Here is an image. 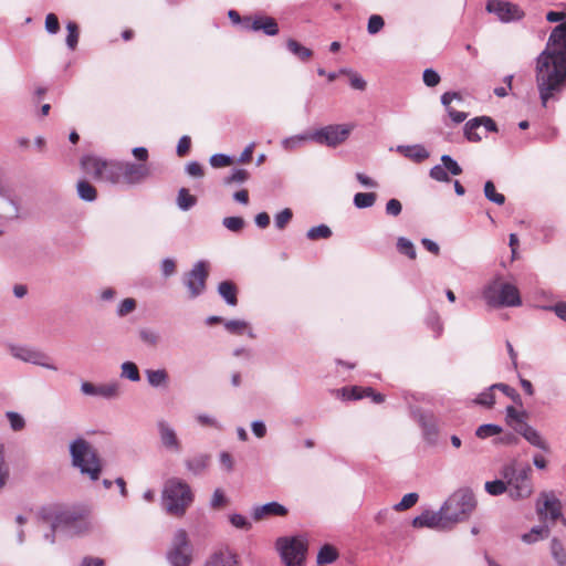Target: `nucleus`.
Listing matches in <instances>:
<instances>
[{"mask_svg": "<svg viewBox=\"0 0 566 566\" xmlns=\"http://www.w3.org/2000/svg\"><path fill=\"white\" fill-rule=\"evenodd\" d=\"M148 176L149 169L146 164L130 161L120 164V185L135 186L143 182Z\"/></svg>", "mask_w": 566, "mask_h": 566, "instance_id": "obj_17", "label": "nucleus"}, {"mask_svg": "<svg viewBox=\"0 0 566 566\" xmlns=\"http://www.w3.org/2000/svg\"><path fill=\"white\" fill-rule=\"evenodd\" d=\"M196 421L202 427H211L217 430L223 429L222 424L214 417L207 413H198L196 416Z\"/></svg>", "mask_w": 566, "mask_h": 566, "instance_id": "obj_51", "label": "nucleus"}, {"mask_svg": "<svg viewBox=\"0 0 566 566\" xmlns=\"http://www.w3.org/2000/svg\"><path fill=\"white\" fill-rule=\"evenodd\" d=\"M551 534L549 527L546 525L534 526L528 533L522 535V541L526 544H533L538 539L547 538Z\"/></svg>", "mask_w": 566, "mask_h": 566, "instance_id": "obj_29", "label": "nucleus"}, {"mask_svg": "<svg viewBox=\"0 0 566 566\" xmlns=\"http://www.w3.org/2000/svg\"><path fill=\"white\" fill-rule=\"evenodd\" d=\"M337 558H338L337 549L329 544H325L318 551L316 560H317V564L324 565V564H332Z\"/></svg>", "mask_w": 566, "mask_h": 566, "instance_id": "obj_32", "label": "nucleus"}, {"mask_svg": "<svg viewBox=\"0 0 566 566\" xmlns=\"http://www.w3.org/2000/svg\"><path fill=\"white\" fill-rule=\"evenodd\" d=\"M476 500L473 492L469 489H460L453 492L440 507L444 521L452 530L454 525L470 517L475 510Z\"/></svg>", "mask_w": 566, "mask_h": 566, "instance_id": "obj_4", "label": "nucleus"}, {"mask_svg": "<svg viewBox=\"0 0 566 566\" xmlns=\"http://www.w3.org/2000/svg\"><path fill=\"white\" fill-rule=\"evenodd\" d=\"M76 190H77L78 197L82 200L87 201V202L94 201L97 197V191H96L95 187L92 186L86 180H80L76 185Z\"/></svg>", "mask_w": 566, "mask_h": 566, "instance_id": "obj_33", "label": "nucleus"}, {"mask_svg": "<svg viewBox=\"0 0 566 566\" xmlns=\"http://www.w3.org/2000/svg\"><path fill=\"white\" fill-rule=\"evenodd\" d=\"M81 392L85 396L101 397L106 400L117 399L120 396V385L117 381L95 385L90 381L81 384Z\"/></svg>", "mask_w": 566, "mask_h": 566, "instance_id": "obj_16", "label": "nucleus"}, {"mask_svg": "<svg viewBox=\"0 0 566 566\" xmlns=\"http://www.w3.org/2000/svg\"><path fill=\"white\" fill-rule=\"evenodd\" d=\"M157 429L161 444L167 450L179 453L181 451V442L177 437L176 430L166 420H159Z\"/></svg>", "mask_w": 566, "mask_h": 566, "instance_id": "obj_20", "label": "nucleus"}, {"mask_svg": "<svg viewBox=\"0 0 566 566\" xmlns=\"http://www.w3.org/2000/svg\"><path fill=\"white\" fill-rule=\"evenodd\" d=\"M218 293L230 306H235L238 303L237 298V286L230 281H223L218 285Z\"/></svg>", "mask_w": 566, "mask_h": 566, "instance_id": "obj_28", "label": "nucleus"}, {"mask_svg": "<svg viewBox=\"0 0 566 566\" xmlns=\"http://www.w3.org/2000/svg\"><path fill=\"white\" fill-rule=\"evenodd\" d=\"M494 389H492V386L481 392L478 398L474 400L475 403L484 406V407H492L494 405Z\"/></svg>", "mask_w": 566, "mask_h": 566, "instance_id": "obj_57", "label": "nucleus"}, {"mask_svg": "<svg viewBox=\"0 0 566 566\" xmlns=\"http://www.w3.org/2000/svg\"><path fill=\"white\" fill-rule=\"evenodd\" d=\"M9 352L12 357L24 363L36 365L53 371L57 370V367L52 361V358L40 349L21 345H9Z\"/></svg>", "mask_w": 566, "mask_h": 566, "instance_id": "obj_10", "label": "nucleus"}, {"mask_svg": "<svg viewBox=\"0 0 566 566\" xmlns=\"http://www.w3.org/2000/svg\"><path fill=\"white\" fill-rule=\"evenodd\" d=\"M147 381L151 387L158 388L168 384V373L166 369H147L146 370Z\"/></svg>", "mask_w": 566, "mask_h": 566, "instance_id": "obj_30", "label": "nucleus"}, {"mask_svg": "<svg viewBox=\"0 0 566 566\" xmlns=\"http://www.w3.org/2000/svg\"><path fill=\"white\" fill-rule=\"evenodd\" d=\"M213 168H221L232 164V158L224 154H214L209 159Z\"/></svg>", "mask_w": 566, "mask_h": 566, "instance_id": "obj_59", "label": "nucleus"}, {"mask_svg": "<svg viewBox=\"0 0 566 566\" xmlns=\"http://www.w3.org/2000/svg\"><path fill=\"white\" fill-rule=\"evenodd\" d=\"M484 196L488 200L499 206L505 202L504 195L496 192L495 186L491 180L484 184Z\"/></svg>", "mask_w": 566, "mask_h": 566, "instance_id": "obj_43", "label": "nucleus"}, {"mask_svg": "<svg viewBox=\"0 0 566 566\" xmlns=\"http://www.w3.org/2000/svg\"><path fill=\"white\" fill-rule=\"evenodd\" d=\"M235 555L228 548L213 553L205 566H237Z\"/></svg>", "mask_w": 566, "mask_h": 566, "instance_id": "obj_25", "label": "nucleus"}, {"mask_svg": "<svg viewBox=\"0 0 566 566\" xmlns=\"http://www.w3.org/2000/svg\"><path fill=\"white\" fill-rule=\"evenodd\" d=\"M276 546L286 566H304L307 542L303 537H281Z\"/></svg>", "mask_w": 566, "mask_h": 566, "instance_id": "obj_8", "label": "nucleus"}, {"mask_svg": "<svg viewBox=\"0 0 566 566\" xmlns=\"http://www.w3.org/2000/svg\"><path fill=\"white\" fill-rule=\"evenodd\" d=\"M293 212L290 208H285L274 217V224L277 229L283 230L286 224L292 220Z\"/></svg>", "mask_w": 566, "mask_h": 566, "instance_id": "obj_52", "label": "nucleus"}, {"mask_svg": "<svg viewBox=\"0 0 566 566\" xmlns=\"http://www.w3.org/2000/svg\"><path fill=\"white\" fill-rule=\"evenodd\" d=\"M45 30L50 34H56L60 30V22L54 13H49L45 17Z\"/></svg>", "mask_w": 566, "mask_h": 566, "instance_id": "obj_62", "label": "nucleus"}, {"mask_svg": "<svg viewBox=\"0 0 566 566\" xmlns=\"http://www.w3.org/2000/svg\"><path fill=\"white\" fill-rule=\"evenodd\" d=\"M193 500V492L184 480L170 478L165 482L161 492V504L168 514L177 517L184 516Z\"/></svg>", "mask_w": 566, "mask_h": 566, "instance_id": "obj_2", "label": "nucleus"}, {"mask_svg": "<svg viewBox=\"0 0 566 566\" xmlns=\"http://www.w3.org/2000/svg\"><path fill=\"white\" fill-rule=\"evenodd\" d=\"M419 495L415 492L407 493L400 502L394 505L395 511H405L412 507L418 502Z\"/></svg>", "mask_w": 566, "mask_h": 566, "instance_id": "obj_47", "label": "nucleus"}, {"mask_svg": "<svg viewBox=\"0 0 566 566\" xmlns=\"http://www.w3.org/2000/svg\"><path fill=\"white\" fill-rule=\"evenodd\" d=\"M492 389H500L504 395L510 397L515 402H521V397L517 391L506 384H494L492 385Z\"/></svg>", "mask_w": 566, "mask_h": 566, "instance_id": "obj_61", "label": "nucleus"}, {"mask_svg": "<svg viewBox=\"0 0 566 566\" xmlns=\"http://www.w3.org/2000/svg\"><path fill=\"white\" fill-rule=\"evenodd\" d=\"M397 249L400 253L407 255L411 260H415L417 256L413 243L403 237L398 238Z\"/></svg>", "mask_w": 566, "mask_h": 566, "instance_id": "obj_46", "label": "nucleus"}, {"mask_svg": "<svg viewBox=\"0 0 566 566\" xmlns=\"http://www.w3.org/2000/svg\"><path fill=\"white\" fill-rule=\"evenodd\" d=\"M430 177L440 182L450 181L449 175L443 165H436L430 169Z\"/></svg>", "mask_w": 566, "mask_h": 566, "instance_id": "obj_58", "label": "nucleus"}, {"mask_svg": "<svg viewBox=\"0 0 566 566\" xmlns=\"http://www.w3.org/2000/svg\"><path fill=\"white\" fill-rule=\"evenodd\" d=\"M286 513L287 510L282 504L277 502H269L266 504L255 506L253 509L252 516L254 520L259 521L266 515L284 516Z\"/></svg>", "mask_w": 566, "mask_h": 566, "instance_id": "obj_23", "label": "nucleus"}, {"mask_svg": "<svg viewBox=\"0 0 566 566\" xmlns=\"http://www.w3.org/2000/svg\"><path fill=\"white\" fill-rule=\"evenodd\" d=\"M120 164L122 161H107L92 155L81 159V166L87 174L112 185H120Z\"/></svg>", "mask_w": 566, "mask_h": 566, "instance_id": "obj_7", "label": "nucleus"}, {"mask_svg": "<svg viewBox=\"0 0 566 566\" xmlns=\"http://www.w3.org/2000/svg\"><path fill=\"white\" fill-rule=\"evenodd\" d=\"M563 504L553 491H543L536 501V513L541 520L556 522L563 516Z\"/></svg>", "mask_w": 566, "mask_h": 566, "instance_id": "obj_12", "label": "nucleus"}, {"mask_svg": "<svg viewBox=\"0 0 566 566\" xmlns=\"http://www.w3.org/2000/svg\"><path fill=\"white\" fill-rule=\"evenodd\" d=\"M243 28L248 31H262L269 36H274L279 33V25L274 18L263 14L243 18Z\"/></svg>", "mask_w": 566, "mask_h": 566, "instance_id": "obj_18", "label": "nucleus"}, {"mask_svg": "<svg viewBox=\"0 0 566 566\" xmlns=\"http://www.w3.org/2000/svg\"><path fill=\"white\" fill-rule=\"evenodd\" d=\"M551 554L557 566H566V549L558 538L552 539Z\"/></svg>", "mask_w": 566, "mask_h": 566, "instance_id": "obj_34", "label": "nucleus"}, {"mask_svg": "<svg viewBox=\"0 0 566 566\" xmlns=\"http://www.w3.org/2000/svg\"><path fill=\"white\" fill-rule=\"evenodd\" d=\"M6 416L10 422V427L13 431H20L24 428L25 421L20 413L14 412V411H8L6 413Z\"/></svg>", "mask_w": 566, "mask_h": 566, "instance_id": "obj_56", "label": "nucleus"}, {"mask_svg": "<svg viewBox=\"0 0 566 566\" xmlns=\"http://www.w3.org/2000/svg\"><path fill=\"white\" fill-rule=\"evenodd\" d=\"M226 329L231 334L241 335L248 331V323L241 319H231L224 322Z\"/></svg>", "mask_w": 566, "mask_h": 566, "instance_id": "obj_48", "label": "nucleus"}, {"mask_svg": "<svg viewBox=\"0 0 566 566\" xmlns=\"http://www.w3.org/2000/svg\"><path fill=\"white\" fill-rule=\"evenodd\" d=\"M385 25V21L381 15L373 14L368 19L367 31L369 34L378 33Z\"/></svg>", "mask_w": 566, "mask_h": 566, "instance_id": "obj_55", "label": "nucleus"}, {"mask_svg": "<svg viewBox=\"0 0 566 566\" xmlns=\"http://www.w3.org/2000/svg\"><path fill=\"white\" fill-rule=\"evenodd\" d=\"M481 126V119L473 118L464 125V136L469 142L478 143L481 140V136L478 134V129Z\"/></svg>", "mask_w": 566, "mask_h": 566, "instance_id": "obj_39", "label": "nucleus"}, {"mask_svg": "<svg viewBox=\"0 0 566 566\" xmlns=\"http://www.w3.org/2000/svg\"><path fill=\"white\" fill-rule=\"evenodd\" d=\"M535 83L542 106L558 101L566 90V25L552 31L546 49L536 57Z\"/></svg>", "mask_w": 566, "mask_h": 566, "instance_id": "obj_1", "label": "nucleus"}, {"mask_svg": "<svg viewBox=\"0 0 566 566\" xmlns=\"http://www.w3.org/2000/svg\"><path fill=\"white\" fill-rule=\"evenodd\" d=\"M485 491L493 496H499L507 492V484L506 480H494V481H488L484 484Z\"/></svg>", "mask_w": 566, "mask_h": 566, "instance_id": "obj_41", "label": "nucleus"}, {"mask_svg": "<svg viewBox=\"0 0 566 566\" xmlns=\"http://www.w3.org/2000/svg\"><path fill=\"white\" fill-rule=\"evenodd\" d=\"M515 431L520 433L528 443L543 450L548 451L549 447L546 440L542 437L539 431L530 426L528 423H522V427H515Z\"/></svg>", "mask_w": 566, "mask_h": 566, "instance_id": "obj_21", "label": "nucleus"}, {"mask_svg": "<svg viewBox=\"0 0 566 566\" xmlns=\"http://www.w3.org/2000/svg\"><path fill=\"white\" fill-rule=\"evenodd\" d=\"M423 83L429 87H434L440 83V75L433 69H426L422 75Z\"/></svg>", "mask_w": 566, "mask_h": 566, "instance_id": "obj_60", "label": "nucleus"}, {"mask_svg": "<svg viewBox=\"0 0 566 566\" xmlns=\"http://www.w3.org/2000/svg\"><path fill=\"white\" fill-rule=\"evenodd\" d=\"M167 559L171 566H190L192 547L185 530L180 528L175 533Z\"/></svg>", "mask_w": 566, "mask_h": 566, "instance_id": "obj_9", "label": "nucleus"}, {"mask_svg": "<svg viewBox=\"0 0 566 566\" xmlns=\"http://www.w3.org/2000/svg\"><path fill=\"white\" fill-rule=\"evenodd\" d=\"M376 198L374 192H358L354 196V205L358 209L369 208L375 203Z\"/></svg>", "mask_w": 566, "mask_h": 566, "instance_id": "obj_40", "label": "nucleus"}, {"mask_svg": "<svg viewBox=\"0 0 566 566\" xmlns=\"http://www.w3.org/2000/svg\"><path fill=\"white\" fill-rule=\"evenodd\" d=\"M139 339L147 346L156 347L160 342V335L157 331L145 327L138 331Z\"/></svg>", "mask_w": 566, "mask_h": 566, "instance_id": "obj_37", "label": "nucleus"}, {"mask_svg": "<svg viewBox=\"0 0 566 566\" xmlns=\"http://www.w3.org/2000/svg\"><path fill=\"white\" fill-rule=\"evenodd\" d=\"M72 465L82 474L96 481L102 472V463L93 446L83 438H77L70 443Z\"/></svg>", "mask_w": 566, "mask_h": 566, "instance_id": "obj_5", "label": "nucleus"}, {"mask_svg": "<svg viewBox=\"0 0 566 566\" xmlns=\"http://www.w3.org/2000/svg\"><path fill=\"white\" fill-rule=\"evenodd\" d=\"M332 235V230L326 224H319L308 229L306 237L310 240L328 239Z\"/></svg>", "mask_w": 566, "mask_h": 566, "instance_id": "obj_44", "label": "nucleus"}, {"mask_svg": "<svg viewBox=\"0 0 566 566\" xmlns=\"http://www.w3.org/2000/svg\"><path fill=\"white\" fill-rule=\"evenodd\" d=\"M67 35L65 39L66 45L70 50H74L78 42V27L75 22L70 21L66 24Z\"/></svg>", "mask_w": 566, "mask_h": 566, "instance_id": "obj_45", "label": "nucleus"}, {"mask_svg": "<svg viewBox=\"0 0 566 566\" xmlns=\"http://www.w3.org/2000/svg\"><path fill=\"white\" fill-rule=\"evenodd\" d=\"M441 163L444 166L447 172H450L453 176H459L462 174V168L451 156L442 155Z\"/></svg>", "mask_w": 566, "mask_h": 566, "instance_id": "obj_50", "label": "nucleus"}, {"mask_svg": "<svg viewBox=\"0 0 566 566\" xmlns=\"http://www.w3.org/2000/svg\"><path fill=\"white\" fill-rule=\"evenodd\" d=\"M486 10L494 13L502 22L521 20L524 12L515 3L504 0H490L486 3Z\"/></svg>", "mask_w": 566, "mask_h": 566, "instance_id": "obj_15", "label": "nucleus"}, {"mask_svg": "<svg viewBox=\"0 0 566 566\" xmlns=\"http://www.w3.org/2000/svg\"><path fill=\"white\" fill-rule=\"evenodd\" d=\"M397 151L416 163H421L429 158V151L419 144L411 146L399 145L397 146Z\"/></svg>", "mask_w": 566, "mask_h": 566, "instance_id": "obj_26", "label": "nucleus"}, {"mask_svg": "<svg viewBox=\"0 0 566 566\" xmlns=\"http://www.w3.org/2000/svg\"><path fill=\"white\" fill-rule=\"evenodd\" d=\"M197 202V198L189 193L188 189L181 188L178 191L177 205L182 211H187L192 208Z\"/></svg>", "mask_w": 566, "mask_h": 566, "instance_id": "obj_38", "label": "nucleus"}, {"mask_svg": "<svg viewBox=\"0 0 566 566\" xmlns=\"http://www.w3.org/2000/svg\"><path fill=\"white\" fill-rule=\"evenodd\" d=\"M286 46L287 50L301 61H307L313 55V51L311 49L305 48L294 39H289L286 41Z\"/></svg>", "mask_w": 566, "mask_h": 566, "instance_id": "obj_31", "label": "nucleus"}, {"mask_svg": "<svg viewBox=\"0 0 566 566\" xmlns=\"http://www.w3.org/2000/svg\"><path fill=\"white\" fill-rule=\"evenodd\" d=\"M505 413H506V421L507 423L513 427L515 429V427H522V423H527L525 421V412L524 411H518L515 407L513 406H507L506 409H505Z\"/></svg>", "mask_w": 566, "mask_h": 566, "instance_id": "obj_36", "label": "nucleus"}, {"mask_svg": "<svg viewBox=\"0 0 566 566\" xmlns=\"http://www.w3.org/2000/svg\"><path fill=\"white\" fill-rule=\"evenodd\" d=\"M402 206L398 199H390L386 203V213L388 216L397 217L401 213Z\"/></svg>", "mask_w": 566, "mask_h": 566, "instance_id": "obj_63", "label": "nucleus"}, {"mask_svg": "<svg viewBox=\"0 0 566 566\" xmlns=\"http://www.w3.org/2000/svg\"><path fill=\"white\" fill-rule=\"evenodd\" d=\"M160 268H161L163 275L165 277H169V276L174 275L176 272V262L170 258L164 259L161 261Z\"/></svg>", "mask_w": 566, "mask_h": 566, "instance_id": "obj_64", "label": "nucleus"}, {"mask_svg": "<svg viewBox=\"0 0 566 566\" xmlns=\"http://www.w3.org/2000/svg\"><path fill=\"white\" fill-rule=\"evenodd\" d=\"M207 277L208 265L205 261H198L192 269L185 274L184 284L188 290L190 298H196L205 292Z\"/></svg>", "mask_w": 566, "mask_h": 566, "instance_id": "obj_13", "label": "nucleus"}, {"mask_svg": "<svg viewBox=\"0 0 566 566\" xmlns=\"http://www.w3.org/2000/svg\"><path fill=\"white\" fill-rule=\"evenodd\" d=\"M530 464L517 465L511 462L502 467L501 475L506 480L507 493L511 500L522 501L532 496L534 484Z\"/></svg>", "mask_w": 566, "mask_h": 566, "instance_id": "obj_3", "label": "nucleus"}, {"mask_svg": "<svg viewBox=\"0 0 566 566\" xmlns=\"http://www.w3.org/2000/svg\"><path fill=\"white\" fill-rule=\"evenodd\" d=\"M222 224L232 232H239L244 227V220L241 217H226Z\"/></svg>", "mask_w": 566, "mask_h": 566, "instance_id": "obj_53", "label": "nucleus"}, {"mask_svg": "<svg viewBox=\"0 0 566 566\" xmlns=\"http://www.w3.org/2000/svg\"><path fill=\"white\" fill-rule=\"evenodd\" d=\"M503 431L501 426L493 423H485L478 427L475 436L480 439H486L489 437L497 436Z\"/></svg>", "mask_w": 566, "mask_h": 566, "instance_id": "obj_42", "label": "nucleus"}, {"mask_svg": "<svg viewBox=\"0 0 566 566\" xmlns=\"http://www.w3.org/2000/svg\"><path fill=\"white\" fill-rule=\"evenodd\" d=\"M210 455L208 454H197L192 458H189L185 461V465L189 472L195 475L201 474L209 465Z\"/></svg>", "mask_w": 566, "mask_h": 566, "instance_id": "obj_27", "label": "nucleus"}, {"mask_svg": "<svg viewBox=\"0 0 566 566\" xmlns=\"http://www.w3.org/2000/svg\"><path fill=\"white\" fill-rule=\"evenodd\" d=\"M120 377L124 379H128L133 382H137L140 380V374L137 365L133 361H124L120 365Z\"/></svg>", "mask_w": 566, "mask_h": 566, "instance_id": "obj_35", "label": "nucleus"}, {"mask_svg": "<svg viewBox=\"0 0 566 566\" xmlns=\"http://www.w3.org/2000/svg\"><path fill=\"white\" fill-rule=\"evenodd\" d=\"M44 520L51 523L53 534L64 533L66 535H73L77 533L78 525L83 523V520L71 511L55 512L49 517H44Z\"/></svg>", "mask_w": 566, "mask_h": 566, "instance_id": "obj_14", "label": "nucleus"}, {"mask_svg": "<svg viewBox=\"0 0 566 566\" xmlns=\"http://www.w3.org/2000/svg\"><path fill=\"white\" fill-rule=\"evenodd\" d=\"M135 308H136V301L134 298L127 297L118 304L116 314L119 317H124V316L128 315L129 313L134 312Z\"/></svg>", "mask_w": 566, "mask_h": 566, "instance_id": "obj_54", "label": "nucleus"}, {"mask_svg": "<svg viewBox=\"0 0 566 566\" xmlns=\"http://www.w3.org/2000/svg\"><path fill=\"white\" fill-rule=\"evenodd\" d=\"M353 129L352 125L338 124L327 125L313 132L314 142L328 147H336L343 144Z\"/></svg>", "mask_w": 566, "mask_h": 566, "instance_id": "obj_11", "label": "nucleus"}, {"mask_svg": "<svg viewBox=\"0 0 566 566\" xmlns=\"http://www.w3.org/2000/svg\"><path fill=\"white\" fill-rule=\"evenodd\" d=\"M308 142H314L313 132H304L302 134L285 137L281 142V146L286 151H294L302 148Z\"/></svg>", "mask_w": 566, "mask_h": 566, "instance_id": "obj_24", "label": "nucleus"}, {"mask_svg": "<svg viewBox=\"0 0 566 566\" xmlns=\"http://www.w3.org/2000/svg\"><path fill=\"white\" fill-rule=\"evenodd\" d=\"M483 298L491 307H513L520 306L522 300L518 289L511 283L503 282L500 279L493 280L483 291Z\"/></svg>", "mask_w": 566, "mask_h": 566, "instance_id": "obj_6", "label": "nucleus"}, {"mask_svg": "<svg viewBox=\"0 0 566 566\" xmlns=\"http://www.w3.org/2000/svg\"><path fill=\"white\" fill-rule=\"evenodd\" d=\"M250 175L245 169H234L230 176L224 178V185L243 184L249 179Z\"/></svg>", "mask_w": 566, "mask_h": 566, "instance_id": "obj_49", "label": "nucleus"}, {"mask_svg": "<svg viewBox=\"0 0 566 566\" xmlns=\"http://www.w3.org/2000/svg\"><path fill=\"white\" fill-rule=\"evenodd\" d=\"M418 422L423 430L427 441L433 443L438 437V423L436 417L430 412H420Z\"/></svg>", "mask_w": 566, "mask_h": 566, "instance_id": "obj_22", "label": "nucleus"}, {"mask_svg": "<svg viewBox=\"0 0 566 566\" xmlns=\"http://www.w3.org/2000/svg\"><path fill=\"white\" fill-rule=\"evenodd\" d=\"M412 526L416 528L428 527L438 531H450V526L444 521V515L441 511H424L412 520Z\"/></svg>", "mask_w": 566, "mask_h": 566, "instance_id": "obj_19", "label": "nucleus"}]
</instances>
